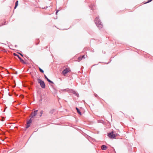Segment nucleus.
Here are the masks:
<instances>
[{"mask_svg":"<svg viewBox=\"0 0 153 153\" xmlns=\"http://www.w3.org/2000/svg\"><path fill=\"white\" fill-rule=\"evenodd\" d=\"M70 71V69L69 68H66L62 71L63 75L65 76L66 74Z\"/></svg>","mask_w":153,"mask_h":153,"instance_id":"obj_4","label":"nucleus"},{"mask_svg":"<svg viewBox=\"0 0 153 153\" xmlns=\"http://www.w3.org/2000/svg\"><path fill=\"white\" fill-rule=\"evenodd\" d=\"M152 0H149V1H148V2H145V3H144V4H146L147 3H148V2H150Z\"/></svg>","mask_w":153,"mask_h":153,"instance_id":"obj_19","label":"nucleus"},{"mask_svg":"<svg viewBox=\"0 0 153 153\" xmlns=\"http://www.w3.org/2000/svg\"><path fill=\"white\" fill-rule=\"evenodd\" d=\"M32 122V120L31 118H30L27 122V123H28V124H30Z\"/></svg>","mask_w":153,"mask_h":153,"instance_id":"obj_12","label":"nucleus"},{"mask_svg":"<svg viewBox=\"0 0 153 153\" xmlns=\"http://www.w3.org/2000/svg\"><path fill=\"white\" fill-rule=\"evenodd\" d=\"M95 21L96 24L99 29H100L102 27V25L101 24V22L99 19V16L96 17L95 19Z\"/></svg>","mask_w":153,"mask_h":153,"instance_id":"obj_1","label":"nucleus"},{"mask_svg":"<svg viewBox=\"0 0 153 153\" xmlns=\"http://www.w3.org/2000/svg\"><path fill=\"white\" fill-rule=\"evenodd\" d=\"M76 109L77 111V112L80 115H81V113L80 111V110H79V109L77 108V107H76Z\"/></svg>","mask_w":153,"mask_h":153,"instance_id":"obj_9","label":"nucleus"},{"mask_svg":"<svg viewBox=\"0 0 153 153\" xmlns=\"http://www.w3.org/2000/svg\"><path fill=\"white\" fill-rule=\"evenodd\" d=\"M37 81L40 84V85L41 88H45V85L44 82L39 79H37Z\"/></svg>","mask_w":153,"mask_h":153,"instance_id":"obj_2","label":"nucleus"},{"mask_svg":"<svg viewBox=\"0 0 153 153\" xmlns=\"http://www.w3.org/2000/svg\"><path fill=\"white\" fill-rule=\"evenodd\" d=\"M71 90H72L71 89H70L69 88H66L65 89L63 90H61L59 91V92L62 93V91H64V92H69Z\"/></svg>","mask_w":153,"mask_h":153,"instance_id":"obj_5","label":"nucleus"},{"mask_svg":"<svg viewBox=\"0 0 153 153\" xmlns=\"http://www.w3.org/2000/svg\"><path fill=\"white\" fill-rule=\"evenodd\" d=\"M81 57L82 58H82H85V56H84V55H83V56H82Z\"/></svg>","mask_w":153,"mask_h":153,"instance_id":"obj_22","label":"nucleus"},{"mask_svg":"<svg viewBox=\"0 0 153 153\" xmlns=\"http://www.w3.org/2000/svg\"><path fill=\"white\" fill-rule=\"evenodd\" d=\"M47 80L49 82H50V83H51L52 84H53V82L52 81H51L49 79H47Z\"/></svg>","mask_w":153,"mask_h":153,"instance_id":"obj_16","label":"nucleus"},{"mask_svg":"<svg viewBox=\"0 0 153 153\" xmlns=\"http://www.w3.org/2000/svg\"><path fill=\"white\" fill-rule=\"evenodd\" d=\"M101 148L102 150H105L107 149V147L105 145H102L101 146Z\"/></svg>","mask_w":153,"mask_h":153,"instance_id":"obj_8","label":"nucleus"},{"mask_svg":"<svg viewBox=\"0 0 153 153\" xmlns=\"http://www.w3.org/2000/svg\"><path fill=\"white\" fill-rule=\"evenodd\" d=\"M38 110H35L34 112H32L31 114V115L32 116V118H33L34 116H36L37 114V112Z\"/></svg>","mask_w":153,"mask_h":153,"instance_id":"obj_6","label":"nucleus"},{"mask_svg":"<svg viewBox=\"0 0 153 153\" xmlns=\"http://www.w3.org/2000/svg\"><path fill=\"white\" fill-rule=\"evenodd\" d=\"M74 94H75V95H76L78 97H79V94H78L77 92H76L75 91H74Z\"/></svg>","mask_w":153,"mask_h":153,"instance_id":"obj_13","label":"nucleus"},{"mask_svg":"<svg viewBox=\"0 0 153 153\" xmlns=\"http://www.w3.org/2000/svg\"><path fill=\"white\" fill-rule=\"evenodd\" d=\"M39 70L42 73H43L44 71H43V70L42 69H41L40 68H39Z\"/></svg>","mask_w":153,"mask_h":153,"instance_id":"obj_15","label":"nucleus"},{"mask_svg":"<svg viewBox=\"0 0 153 153\" xmlns=\"http://www.w3.org/2000/svg\"><path fill=\"white\" fill-rule=\"evenodd\" d=\"M108 136L111 139L115 138L116 135L114 134V132L113 131L109 133L108 134Z\"/></svg>","mask_w":153,"mask_h":153,"instance_id":"obj_3","label":"nucleus"},{"mask_svg":"<svg viewBox=\"0 0 153 153\" xmlns=\"http://www.w3.org/2000/svg\"><path fill=\"white\" fill-rule=\"evenodd\" d=\"M55 110L54 109H52L51 110L49 111V113L51 114H52L53 113L54 111Z\"/></svg>","mask_w":153,"mask_h":153,"instance_id":"obj_11","label":"nucleus"},{"mask_svg":"<svg viewBox=\"0 0 153 153\" xmlns=\"http://www.w3.org/2000/svg\"><path fill=\"white\" fill-rule=\"evenodd\" d=\"M59 10H57L56 11V14L57 15V13H58V12L59 11Z\"/></svg>","mask_w":153,"mask_h":153,"instance_id":"obj_21","label":"nucleus"},{"mask_svg":"<svg viewBox=\"0 0 153 153\" xmlns=\"http://www.w3.org/2000/svg\"><path fill=\"white\" fill-rule=\"evenodd\" d=\"M18 1H17L15 4V6L14 7V9H16V7H17V6L18 5Z\"/></svg>","mask_w":153,"mask_h":153,"instance_id":"obj_10","label":"nucleus"},{"mask_svg":"<svg viewBox=\"0 0 153 153\" xmlns=\"http://www.w3.org/2000/svg\"><path fill=\"white\" fill-rule=\"evenodd\" d=\"M17 56L18 58L20 60L21 62L23 63V64H25V62L21 58L19 55H17Z\"/></svg>","mask_w":153,"mask_h":153,"instance_id":"obj_7","label":"nucleus"},{"mask_svg":"<svg viewBox=\"0 0 153 153\" xmlns=\"http://www.w3.org/2000/svg\"><path fill=\"white\" fill-rule=\"evenodd\" d=\"M19 54L22 56H23V55L21 54V53H19Z\"/></svg>","mask_w":153,"mask_h":153,"instance_id":"obj_25","label":"nucleus"},{"mask_svg":"<svg viewBox=\"0 0 153 153\" xmlns=\"http://www.w3.org/2000/svg\"><path fill=\"white\" fill-rule=\"evenodd\" d=\"M44 76L45 78L47 80V79H48V78L47 77V76L45 75H44Z\"/></svg>","mask_w":153,"mask_h":153,"instance_id":"obj_18","label":"nucleus"},{"mask_svg":"<svg viewBox=\"0 0 153 153\" xmlns=\"http://www.w3.org/2000/svg\"><path fill=\"white\" fill-rule=\"evenodd\" d=\"M95 96L96 97H98V96L97 95V94H95Z\"/></svg>","mask_w":153,"mask_h":153,"instance_id":"obj_24","label":"nucleus"},{"mask_svg":"<svg viewBox=\"0 0 153 153\" xmlns=\"http://www.w3.org/2000/svg\"><path fill=\"white\" fill-rule=\"evenodd\" d=\"M30 124H28V123H27V125H26V128H29L30 126Z\"/></svg>","mask_w":153,"mask_h":153,"instance_id":"obj_14","label":"nucleus"},{"mask_svg":"<svg viewBox=\"0 0 153 153\" xmlns=\"http://www.w3.org/2000/svg\"><path fill=\"white\" fill-rule=\"evenodd\" d=\"M1 121H4V120L2 119L1 120Z\"/></svg>","mask_w":153,"mask_h":153,"instance_id":"obj_26","label":"nucleus"},{"mask_svg":"<svg viewBox=\"0 0 153 153\" xmlns=\"http://www.w3.org/2000/svg\"><path fill=\"white\" fill-rule=\"evenodd\" d=\"M40 114H41V115H40V116H41L42 115V114H43V111H40Z\"/></svg>","mask_w":153,"mask_h":153,"instance_id":"obj_20","label":"nucleus"},{"mask_svg":"<svg viewBox=\"0 0 153 153\" xmlns=\"http://www.w3.org/2000/svg\"><path fill=\"white\" fill-rule=\"evenodd\" d=\"M14 55L15 56H17V55H18L17 54H16L15 53H14Z\"/></svg>","mask_w":153,"mask_h":153,"instance_id":"obj_23","label":"nucleus"},{"mask_svg":"<svg viewBox=\"0 0 153 153\" xmlns=\"http://www.w3.org/2000/svg\"><path fill=\"white\" fill-rule=\"evenodd\" d=\"M82 58L81 57H79L78 58V59L79 61H80L82 60Z\"/></svg>","mask_w":153,"mask_h":153,"instance_id":"obj_17","label":"nucleus"}]
</instances>
